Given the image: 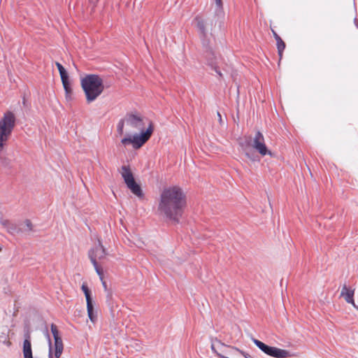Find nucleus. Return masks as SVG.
Wrapping results in <instances>:
<instances>
[{
  "label": "nucleus",
  "mask_w": 358,
  "mask_h": 358,
  "mask_svg": "<svg viewBox=\"0 0 358 358\" xmlns=\"http://www.w3.org/2000/svg\"><path fill=\"white\" fill-rule=\"evenodd\" d=\"M117 131L125 135L121 140L124 146L131 145L133 148H141L150 138L153 132V126L150 122L145 129L144 118L134 113L127 114L117 124Z\"/></svg>",
  "instance_id": "obj_1"
},
{
  "label": "nucleus",
  "mask_w": 358,
  "mask_h": 358,
  "mask_svg": "<svg viewBox=\"0 0 358 358\" xmlns=\"http://www.w3.org/2000/svg\"><path fill=\"white\" fill-rule=\"evenodd\" d=\"M186 207V196L178 186L164 188L159 197L157 212L159 216L178 222Z\"/></svg>",
  "instance_id": "obj_2"
},
{
  "label": "nucleus",
  "mask_w": 358,
  "mask_h": 358,
  "mask_svg": "<svg viewBox=\"0 0 358 358\" xmlns=\"http://www.w3.org/2000/svg\"><path fill=\"white\" fill-rule=\"evenodd\" d=\"M80 84L88 103L95 101L105 88L103 79L96 74L85 76L82 78Z\"/></svg>",
  "instance_id": "obj_3"
},
{
  "label": "nucleus",
  "mask_w": 358,
  "mask_h": 358,
  "mask_svg": "<svg viewBox=\"0 0 358 358\" xmlns=\"http://www.w3.org/2000/svg\"><path fill=\"white\" fill-rule=\"evenodd\" d=\"M16 117L12 111H6L0 119V152L6 145L15 128Z\"/></svg>",
  "instance_id": "obj_4"
},
{
  "label": "nucleus",
  "mask_w": 358,
  "mask_h": 358,
  "mask_svg": "<svg viewBox=\"0 0 358 358\" xmlns=\"http://www.w3.org/2000/svg\"><path fill=\"white\" fill-rule=\"evenodd\" d=\"M241 145L246 149L248 147L251 146L255 150H257L262 156H265L266 155L273 157V153L271 151L268 150L267 146L265 143V140L263 134L260 131H257L255 134V137L252 140L250 138H246V140L244 143H241Z\"/></svg>",
  "instance_id": "obj_5"
},
{
  "label": "nucleus",
  "mask_w": 358,
  "mask_h": 358,
  "mask_svg": "<svg viewBox=\"0 0 358 358\" xmlns=\"http://www.w3.org/2000/svg\"><path fill=\"white\" fill-rule=\"evenodd\" d=\"M120 173L124 179L127 187L130 191L136 196L141 198L143 196V191L140 185H138L134 179L133 173L129 166H122L120 169Z\"/></svg>",
  "instance_id": "obj_6"
},
{
  "label": "nucleus",
  "mask_w": 358,
  "mask_h": 358,
  "mask_svg": "<svg viewBox=\"0 0 358 358\" xmlns=\"http://www.w3.org/2000/svg\"><path fill=\"white\" fill-rule=\"evenodd\" d=\"M252 341L255 345L258 347L262 352L271 357L275 358H285L291 357L290 353L286 350L280 349L276 347L268 346L263 342L255 338H253Z\"/></svg>",
  "instance_id": "obj_7"
},
{
  "label": "nucleus",
  "mask_w": 358,
  "mask_h": 358,
  "mask_svg": "<svg viewBox=\"0 0 358 358\" xmlns=\"http://www.w3.org/2000/svg\"><path fill=\"white\" fill-rule=\"evenodd\" d=\"M51 332L54 337V355L56 358H60L63 350H64V344L61 336H59V332L58 331L57 327L55 324H51Z\"/></svg>",
  "instance_id": "obj_8"
},
{
  "label": "nucleus",
  "mask_w": 358,
  "mask_h": 358,
  "mask_svg": "<svg viewBox=\"0 0 358 358\" xmlns=\"http://www.w3.org/2000/svg\"><path fill=\"white\" fill-rule=\"evenodd\" d=\"M106 256V250L103 246L101 241L99 240L98 245L89 252V257L91 260V262H92L93 257L94 258L95 261H97V259H102L105 258Z\"/></svg>",
  "instance_id": "obj_9"
},
{
  "label": "nucleus",
  "mask_w": 358,
  "mask_h": 358,
  "mask_svg": "<svg viewBox=\"0 0 358 358\" xmlns=\"http://www.w3.org/2000/svg\"><path fill=\"white\" fill-rule=\"evenodd\" d=\"M231 346L227 345L217 339H215L211 344L212 350L220 358H229L224 355L225 350L230 349L231 350Z\"/></svg>",
  "instance_id": "obj_10"
},
{
  "label": "nucleus",
  "mask_w": 358,
  "mask_h": 358,
  "mask_svg": "<svg viewBox=\"0 0 358 358\" xmlns=\"http://www.w3.org/2000/svg\"><path fill=\"white\" fill-rule=\"evenodd\" d=\"M355 289L348 288L346 285L342 287L341 296L343 297L345 301L352 304L354 307L357 308L353 299Z\"/></svg>",
  "instance_id": "obj_11"
},
{
  "label": "nucleus",
  "mask_w": 358,
  "mask_h": 358,
  "mask_svg": "<svg viewBox=\"0 0 358 358\" xmlns=\"http://www.w3.org/2000/svg\"><path fill=\"white\" fill-rule=\"evenodd\" d=\"M1 224L6 229L7 231L11 234H16L21 232V229L14 223L7 220H1Z\"/></svg>",
  "instance_id": "obj_12"
},
{
  "label": "nucleus",
  "mask_w": 358,
  "mask_h": 358,
  "mask_svg": "<svg viewBox=\"0 0 358 358\" xmlns=\"http://www.w3.org/2000/svg\"><path fill=\"white\" fill-rule=\"evenodd\" d=\"M194 22L196 23V26L199 30L200 33L203 36H206L207 34V29H206V21L204 18H203L201 16L197 15L194 18Z\"/></svg>",
  "instance_id": "obj_13"
},
{
  "label": "nucleus",
  "mask_w": 358,
  "mask_h": 358,
  "mask_svg": "<svg viewBox=\"0 0 358 358\" xmlns=\"http://www.w3.org/2000/svg\"><path fill=\"white\" fill-rule=\"evenodd\" d=\"M23 355L24 358H33L29 335H27L23 343Z\"/></svg>",
  "instance_id": "obj_14"
},
{
  "label": "nucleus",
  "mask_w": 358,
  "mask_h": 358,
  "mask_svg": "<svg viewBox=\"0 0 358 358\" xmlns=\"http://www.w3.org/2000/svg\"><path fill=\"white\" fill-rule=\"evenodd\" d=\"M62 83L65 90V97L68 101L71 100L72 89L69 78L62 80Z\"/></svg>",
  "instance_id": "obj_15"
},
{
  "label": "nucleus",
  "mask_w": 358,
  "mask_h": 358,
  "mask_svg": "<svg viewBox=\"0 0 358 358\" xmlns=\"http://www.w3.org/2000/svg\"><path fill=\"white\" fill-rule=\"evenodd\" d=\"M275 41H276V46H277V49H278L279 59L280 61L282 58L283 52L286 48V45H285V43L283 41V40L281 38H277V40H275Z\"/></svg>",
  "instance_id": "obj_16"
},
{
  "label": "nucleus",
  "mask_w": 358,
  "mask_h": 358,
  "mask_svg": "<svg viewBox=\"0 0 358 358\" xmlns=\"http://www.w3.org/2000/svg\"><path fill=\"white\" fill-rule=\"evenodd\" d=\"M81 289L84 292L87 303H92V296H91V291L89 289V287H88V286H87L86 282H83L82 284Z\"/></svg>",
  "instance_id": "obj_17"
},
{
  "label": "nucleus",
  "mask_w": 358,
  "mask_h": 358,
  "mask_svg": "<svg viewBox=\"0 0 358 358\" xmlns=\"http://www.w3.org/2000/svg\"><path fill=\"white\" fill-rule=\"evenodd\" d=\"M87 311L90 321L94 323L96 322V317L94 313V306L92 302L87 303Z\"/></svg>",
  "instance_id": "obj_18"
},
{
  "label": "nucleus",
  "mask_w": 358,
  "mask_h": 358,
  "mask_svg": "<svg viewBox=\"0 0 358 358\" xmlns=\"http://www.w3.org/2000/svg\"><path fill=\"white\" fill-rule=\"evenodd\" d=\"M0 343L10 345L11 343L8 339V334L6 329H3L0 332Z\"/></svg>",
  "instance_id": "obj_19"
},
{
  "label": "nucleus",
  "mask_w": 358,
  "mask_h": 358,
  "mask_svg": "<svg viewBox=\"0 0 358 358\" xmlns=\"http://www.w3.org/2000/svg\"><path fill=\"white\" fill-rule=\"evenodd\" d=\"M55 64H56V66L58 69V71L59 72L61 80L69 78L68 73H67L66 71L65 70V69L64 68V66L59 62H56Z\"/></svg>",
  "instance_id": "obj_20"
},
{
  "label": "nucleus",
  "mask_w": 358,
  "mask_h": 358,
  "mask_svg": "<svg viewBox=\"0 0 358 358\" xmlns=\"http://www.w3.org/2000/svg\"><path fill=\"white\" fill-rule=\"evenodd\" d=\"M92 264L96 270V272L97 273V274L99 275L101 280H103V270L102 268H101V266L99 265L97 261H95L94 260V258L93 257V259H92Z\"/></svg>",
  "instance_id": "obj_21"
},
{
  "label": "nucleus",
  "mask_w": 358,
  "mask_h": 358,
  "mask_svg": "<svg viewBox=\"0 0 358 358\" xmlns=\"http://www.w3.org/2000/svg\"><path fill=\"white\" fill-rule=\"evenodd\" d=\"M231 351L234 352H237V353H239L241 354V355H243L245 358H252L251 355L239 350L238 348H231Z\"/></svg>",
  "instance_id": "obj_22"
},
{
  "label": "nucleus",
  "mask_w": 358,
  "mask_h": 358,
  "mask_svg": "<svg viewBox=\"0 0 358 358\" xmlns=\"http://www.w3.org/2000/svg\"><path fill=\"white\" fill-rule=\"evenodd\" d=\"M24 224L26 225L28 231H32L33 225L31 222L29 220H26L24 221Z\"/></svg>",
  "instance_id": "obj_23"
},
{
  "label": "nucleus",
  "mask_w": 358,
  "mask_h": 358,
  "mask_svg": "<svg viewBox=\"0 0 358 358\" xmlns=\"http://www.w3.org/2000/svg\"><path fill=\"white\" fill-rule=\"evenodd\" d=\"M215 3L219 9H220V10L222 9V0H215Z\"/></svg>",
  "instance_id": "obj_24"
},
{
  "label": "nucleus",
  "mask_w": 358,
  "mask_h": 358,
  "mask_svg": "<svg viewBox=\"0 0 358 358\" xmlns=\"http://www.w3.org/2000/svg\"><path fill=\"white\" fill-rule=\"evenodd\" d=\"M271 31L275 40H277V38H280V36L276 33V31L274 29H271Z\"/></svg>",
  "instance_id": "obj_25"
},
{
  "label": "nucleus",
  "mask_w": 358,
  "mask_h": 358,
  "mask_svg": "<svg viewBox=\"0 0 358 358\" xmlns=\"http://www.w3.org/2000/svg\"><path fill=\"white\" fill-rule=\"evenodd\" d=\"M48 341H49V344H50V353H49V358H52V347H51V341H50V336L48 335Z\"/></svg>",
  "instance_id": "obj_26"
},
{
  "label": "nucleus",
  "mask_w": 358,
  "mask_h": 358,
  "mask_svg": "<svg viewBox=\"0 0 358 358\" xmlns=\"http://www.w3.org/2000/svg\"><path fill=\"white\" fill-rule=\"evenodd\" d=\"M217 115L218 121H219L220 124H222V115H221L220 113L217 112Z\"/></svg>",
  "instance_id": "obj_27"
},
{
  "label": "nucleus",
  "mask_w": 358,
  "mask_h": 358,
  "mask_svg": "<svg viewBox=\"0 0 358 358\" xmlns=\"http://www.w3.org/2000/svg\"><path fill=\"white\" fill-rule=\"evenodd\" d=\"M215 69V71L218 73V75L222 77V74L220 71H219L215 67L214 68Z\"/></svg>",
  "instance_id": "obj_28"
},
{
  "label": "nucleus",
  "mask_w": 358,
  "mask_h": 358,
  "mask_svg": "<svg viewBox=\"0 0 358 358\" xmlns=\"http://www.w3.org/2000/svg\"><path fill=\"white\" fill-rule=\"evenodd\" d=\"M101 281H102V282H103V286L106 287V282H105L103 280H101Z\"/></svg>",
  "instance_id": "obj_29"
},
{
  "label": "nucleus",
  "mask_w": 358,
  "mask_h": 358,
  "mask_svg": "<svg viewBox=\"0 0 358 358\" xmlns=\"http://www.w3.org/2000/svg\"><path fill=\"white\" fill-rule=\"evenodd\" d=\"M209 64H210V65H211V66H213V62H209Z\"/></svg>",
  "instance_id": "obj_30"
}]
</instances>
